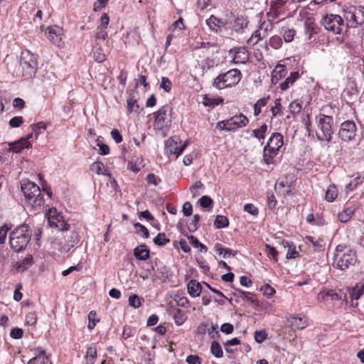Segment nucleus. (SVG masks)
<instances>
[{
	"mask_svg": "<svg viewBox=\"0 0 364 364\" xmlns=\"http://www.w3.org/2000/svg\"><path fill=\"white\" fill-rule=\"evenodd\" d=\"M172 107L166 104L161 107L154 113V128L156 130L164 131L170 127L171 124Z\"/></svg>",
	"mask_w": 364,
	"mask_h": 364,
	"instance_id": "11",
	"label": "nucleus"
},
{
	"mask_svg": "<svg viewBox=\"0 0 364 364\" xmlns=\"http://www.w3.org/2000/svg\"><path fill=\"white\" fill-rule=\"evenodd\" d=\"M88 324L87 328L92 331L95 328L97 323L100 322V319L97 317V314L95 311H90L87 315Z\"/></svg>",
	"mask_w": 364,
	"mask_h": 364,
	"instance_id": "43",
	"label": "nucleus"
},
{
	"mask_svg": "<svg viewBox=\"0 0 364 364\" xmlns=\"http://www.w3.org/2000/svg\"><path fill=\"white\" fill-rule=\"evenodd\" d=\"M305 240L313 245L314 247H315L317 250H320L323 248V240L320 238H315L311 235H306L305 237Z\"/></svg>",
	"mask_w": 364,
	"mask_h": 364,
	"instance_id": "57",
	"label": "nucleus"
},
{
	"mask_svg": "<svg viewBox=\"0 0 364 364\" xmlns=\"http://www.w3.org/2000/svg\"><path fill=\"white\" fill-rule=\"evenodd\" d=\"M187 291L191 296L198 297L202 291V286L197 280L191 279L187 284Z\"/></svg>",
	"mask_w": 364,
	"mask_h": 364,
	"instance_id": "28",
	"label": "nucleus"
},
{
	"mask_svg": "<svg viewBox=\"0 0 364 364\" xmlns=\"http://www.w3.org/2000/svg\"><path fill=\"white\" fill-rule=\"evenodd\" d=\"M170 240L166 238L164 232H159L154 240V242L156 245L164 246L169 243Z\"/></svg>",
	"mask_w": 364,
	"mask_h": 364,
	"instance_id": "58",
	"label": "nucleus"
},
{
	"mask_svg": "<svg viewBox=\"0 0 364 364\" xmlns=\"http://www.w3.org/2000/svg\"><path fill=\"white\" fill-rule=\"evenodd\" d=\"M289 110L293 115L300 113L302 110V102L300 100H295L289 106Z\"/></svg>",
	"mask_w": 364,
	"mask_h": 364,
	"instance_id": "47",
	"label": "nucleus"
},
{
	"mask_svg": "<svg viewBox=\"0 0 364 364\" xmlns=\"http://www.w3.org/2000/svg\"><path fill=\"white\" fill-rule=\"evenodd\" d=\"M102 141L103 138L101 136H99L96 139L97 146L99 147V154L101 155H107L110 152L109 147Z\"/></svg>",
	"mask_w": 364,
	"mask_h": 364,
	"instance_id": "51",
	"label": "nucleus"
},
{
	"mask_svg": "<svg viewBox=\"0 0 364 364\" xmlns=\"http://www.w3.org/2000/svg\"><path fill=\"white\" fill-rule=\"evenodd\" d=\"M127 108L128 113H132V112H138L139 106L134 96L127 98Z\"/></svg>",
	"mask_w": 364,
	"mask_h": 364,
	"instance_id": "54",
	"label": "nucleus"
},
{
	"mask_svg": "<svg viewBox=\"0 0 364 364\" xmlns=\"http://www.w3.org/2000/svg\"><path fill=\"white\" fill-rule=\"evenodd\" d=\"M21 188L26 206L30 208L31 211L35 214L44 210L47 206L46 200L50 199L52 196L50 190L43 188V191L46 192L45 194L37 184L30 181L21 183Z\"/></svg>",
	"mask_w": 364,
	"mask_h": 364,
	"instance_id": "2",
	"label": "nucleus"
},
{
	"mask_svg": "<svg viewBox=\"0 0 364 364\" xmlns=\"http://www.w3.org/2000/svg\"><path fill=\"white\" fill-rule=\"evenodd\" d=\"M283 243H285L287 245L289 249L286 255V257L288 259H295L299 257V252L296 250V246L291 243L290 244L288 242H283Z\"/></svg>",
	"mask_w": 364,
	"mask_h": 364,
	"instance_id": "50",
	"label": "nucleus"
},
{
	"mask_svg": "<svg viewBox=\"0 0 364 364\" xmlns=\"http://www.w3.org/2000/svg\"><path fill=\"white\" fill-rule=\"evenodd\" d=\"M283 45L282 38L278 35L271 36L265 43V48L269 49V47L274 50H278L282 48Z\"/></svg>",
	"mask_w": 364,
	"mask_h": 364,
	"instance_id": "33",
	"label": "nucleus"
},
{
	"mask_svg": "<svg viewBox=\"0 0 364 364\" xmlns=\"http://www.w3.org/2000/svg\"><path fill=\"white\" fill-rule=\"evenodd\" d=\"M267 125L262 124L258 129L252 130V136L259 140L264 139L265 138V134L267 131Z\"/></svg>",
	"mask_w": 364,
	"mask_h": 364,
	"instance_id": "48",
	"label": "nucleus"
},
{
	"mask_svg": "<svg viewBox=\"0 0 364 364\" xmlns=\"http://www.w3.org/2000/svg\"><path fill=\"white\" fill-rule=\"evenodd\" d=\"M46 33L48 39L53 43L60 41L61 29L58 26H50L46 29Z\"/></svg>",
	"mask_w": 364,
	"mask_h": 364,
	"instance_id": "29",
	"label": "nucleus"
},
{
	"mask_svg": "<svg viewBox=\"0 0 364 364\" xmlns=\"http://www.w3.org/2000/svg\"><path fill=\"white\" fill-rule=\"evenodd\" d=\"M136 233L141 235L144 238H148L149 237V230L142 224L136 223L134 225Z\"/></svg>",
	"mask_w": 364,
	"mask_h": 364,
	"instance_id": "55",
	"label": "nucleus"
},
{
	"mask_svg": "<svg viewBox=\"0 0 364 364\" xmlns=\"http://www.w3.org/2000/svg\"><path fill=\"white\" fill-rule=\"evenodd\" d=\"M134 255L139 260H146L150 257V251L146 245H140L134 249Z\"/></svg>",
	"mask_w": 364,
	"mask_h": 364,
	"instance_id": "31",
	"label": "nucleus"
},
{
	"mask_svg": "<svg viewBox=\"0 0 364 364\" xmlns=\"http://www.w3.org/2000/svg\"><path fill=\"white\" fill-rule=\"evenodd\" d=\"M34 354L35 356L28 360V364H52L50 356L43 348H35Z\"/></svg>",
	"mask_w": 364,
	"mask_h": 364,
	"instance_id": "17",
	"label": "nucleus"
},
{
	"mask_svg": "<svg viewBox=\"0 0 364 364\" xmlns=\"http://www.w3.org/2000/svg\"><path fill=\"white\" fill-rule=\"evenodd\" d=\"M237 291L240 294V296L243 299H246L252 304L258 303L256 295L254 293L246 291L240 289H237Z\"/></svg>",
	"mask_w": 364,
	"mask_h": 364,
	"instance_id": "46",
	"label": "nucleus"
},
{
	"mask_svg": "<svg viewBox=\"0 0 364 364\" xmlns=\"http://www.w3.org/2000/svg\"><path fill=\"white\" fill-rule=\"evenodd\" d=\"M92 53L94 60L97 63H102L106 60V55L101 46H94Z\"/></svg>",
	"mask_w": 364,
	"mask_h": 364,
	"instance_id": "42",
	"label": "nucleus"
},
{
	"mask_svg": "<svg viewBox=\"0 0 364 364\" xmlns=\"http://www.w3.org/2000/svg\"><path fill=\"white\" fill-rule=\"evenodd\" d=\"M338 189L334 184H331L327 188L325 193V200L328 202H333L338 196Z\"/></svg>",
	"mask_w": 364,
	"mask_h": 364,
	"instance_id": "40",
	"label": "nucleus"
},
{
	"mask_svg": "<svg viewBox=\"0 0 364 364\" xmlns=\"http://www.w3.org/2000/svg\"><path fill=\"white\" fill-rule=\"evenodd\" d=\"M65 244L62 245L60 252H68L79 242V235L77 232L72 231L68 235L65 236Z\"/></svg>",
	"mask_w": 364,
	"mask_h": 364,
	"instance_id": "20",
	"label": "nucleus"
},
{
	"mask_svg": "<svg viewBox=\"0 0 364 364\" xmlns=\"http://www.w3.org/2000/svg\"><path fill=\"white\" fill-rule=\"evenodd\" d=\"M30 139H32V134H29L26 137H22L19 140L10 143L9 149L15 153H19L24 149H28L31 146Z\"/></svg>",
	"mask_w": 364,
	"mask_h": 364,
	"instance_id": "19",
	"label": "nucleus"
},
{
	"mask_svg": "<svg viewBox=\"0 0 364 364\" xmlns=\"http://www.w3.org/2000/svg\"><path fill=\"white\" fill-rule=\"evenodd\" d=\"M249 23L247 18L242 16H237L233 22V28L236 32H241L244 28H247Z\"/></svg>",
	"mask_w": 364,
	"mask_h": 364,
	"instance_id": "36",
	"label": "nucleus"
},
{
	"mask_svg": "<svg viewBox=\"0 0 364 364\" xmlns=\"http://www.w3.org/2000/svg\"><path fill=\"white\" fill-rule=\"evenodd\" d=\"M188 144V141L181 144V140L178 136H171L165 142V153L168 158L174 157V159H177Z\"/></svg>",
	"mask_w": 364,
	"mask_h": 364,
	"instance_id": "12",
	"label": "nucleus"
},
{
	"mask_svg": "<svg viewBox=\"0 0 364 364\" xmlns=\"http://www.w3.org/2000/svg\"><path fill=\"white\" fill-rule=\"evenodd\" d=\"M271 18H267V20L260 19L257 28L262 31L263 36H267L269 33L272 31L274 24L277 23L275 20L270 21Z\"/></svg>",
	"mask_w": 364,
	"mask_h": 364,
	"instance_id": "27",
	"label": "nucleus"
},
{
	"mask_svg": "<svg viewBox=\"0 0 364 364\" xmlns=\"http://www.w3.org/2000/svg\"><path fill=\"white\" fill-rule=\"evenodd\" d=\"M270 99V97L268 95L267 97H264L262 98L259 99L254 105V115L258 116L262 112V107H265L269 100Z\"/></svg>",
	"mask_w": 364,
	"mask_h": 364,
	"instance_id": "38",
	"label": "nucleus"
},
{
	"mask_svg": "<svg viewBox=\"0 0 364 364\" xmlns=\"http://www.w3.org/2000/svg\"><path fill=\"white\" fill-rule=\"evenodd\" d=\"M144 301V298L136 294H132L129 297V305L134 309L139 308Z\"/></svg>",
	"mask_w": 364,
	"mask_h": 364,
	"instance_id": "44",
	"label": "nucleus"
},
{
	"mask_svg": "<svg viewBox=\"0 0 364 364\" xmlns=\"http://www.w3.org/2000/svg\"><path fill=\"white\" fill-rule=\"evenodd\" d=\"M279 151L264 146L262 151V159L265 164H275L277 163L276 157Z\"/></svg>",
	"mask_w": 364,
	"mask_h": 364,
	"instance_id": "23",
	"label": "nucleus"
},
{
	"mask_svg": "<svg viewBox=\"0 0 364 364\" xmlns=\"http://www.w3.org/2000/svg\"><path fill=\"white\" fill-rule=\"evenodd\" d=\"M214 225L218 229L224 228L229 225V220L226 216L217 215L214 222Z\"/></svg>",
	"mask_w": 364,
	"mask_h": 364,
	"instance_id": "53",
	"label": "nucleus"
},
{
	"mask_svg": "<svg viewBox=\"0 0 364 364\" xmlns=\"http://www.w3.org/2000/svg\"><path fill=\"white\" fill-rule=\"evenodd\" d=\"M298 9L296 4H293L289 0H272L270 2L269 10L267 12V18L270 21L276 20L281 16H289Z\"/></svg>",
	"mask_w": 364,
	"mask_h": 364,
	"instance_id": "7",
	"label": "nucleus"
},
{
	"mask_svg": "<svg viewBox=\"0 0 364 364\" xmlns=\"http://www.w3.org/2000/svg\"><path fill=\"white\" fill-rule=\"evenodd\" d=\"M90 170L97 175H104L107 176H111V173L109 172L105 164L100 161L93 162L90 165Z\"/></svg>",
	"mask_w": 364,
	"mask_h": 364,
	"instance_id": "32",
	"label": "nucleus"
},
{
	"mask_svg": "<svg viewBox=\"0 0 364 364\" xmlns=\"http://www.w3.org/2000/svg\"><path fill=\"white\" fill-rule=\"evenodd\" d=\"M265 37L266 36H263L262 31L257 28L247 39V43L248 46L253 47Z\"/></svg>",
	"mask_w": 364,
	"mask_h": 364,
	"instance_id": "37",
	"label": "nucleus"
},
{
	"mask_svg": "<svg viewBox=\"0 0 364 364\" xmlns=\"http://www.w3.org/2000/svg\"><path fill=\"white\" fill-rule=\"evenodd\" d=\"M287 321L293 329L302 330L308 326V321L305 317L291 315L287 318Z\"/></svg>",
	"mask_w": 364,
	"mask_h": 364,
	"instance_id": "24",
	"label": "nucleus"
},
{
	"mask_svg": "<svg viewBox=\"0 0 364 364\" xmlns=\"http://www.w3.org/2000/svg\"><path fill=\"white\" fill-rule=\"evenodd\" d=\"M357 127L353 121L347 120L341 124L338 136L344 141H350L355 139Z\"/></svg>",
	"mask_w": 364,
	"mask_h": 364,
	"instance_id": "14",
	"label": "nucleus"
},
{
	"mask_svg": "<svg viewBox=\"0 0 364 364\" xmlns=\"http://www.w3.org/2000/svg\"><path fill=\"white\" fill-rule=\"evenodd\" d=\"M230 119L235 132L247 126L249 124V119L242 113L231 117Z\"/></svg>",
	"mask_w": 364,
	"mask_h": 364,
	"instance_id": "25",
	"label": "nucleus"
},
{
	"mask_svg": "<svg viewBox=\"0 0 364 364\" xmlns=\"http://www.w3.org/2000/svg\"><path fill=\"white\" fill-rule=\"evenodd\" d=\"M224 99L222 97H210L205 95L203 97V104L205 107H210L212 108L223 104Z\"/></svg>",
	"mask_w": 364,
	"mask_h": 364,
	"instance_id": "34",
	"label": "nucleus"
},
{
	"mask_svg": "<svg viewBox=\"0 0 364 364\" xmlns=\"http://www.w3.org/2000/svg\"><path fill=\"white\" fill-rule=\"evenodd\" d=\"M48 224L60 230H67L69 224L64 220L63 215L59 213L55 208H49L46 213Z\"/></svg>",
	"mask_w": 364,
	"mask_h": 364,
	"instance_id": "13",
	"label": "nucleus"
},
{
	"mask_svg": "<svg viewBox=\"0 0 364 364\" xmlns=\"http://www.w3.org/2000/svg\"><path fill=\"white\" fill-rule=\"evenodd\" d=\"M357 261L356 252L349 246L340 244L336 247L334 253V266L341 270L355 264Z\"/></svg>",
	"mask_w": 364,
	"mask_h": 364,
	"instance_id": "5",
	"label": "nucleus"
},
{
	"mask_svg": "<svg viewBox=\"0 0 364 364\" xmlns=\"http://www.w3.org/2000/svg\"><path fill=\"white\" fill-rule=\"evenodd\" d=\"M295 179L294 177L289 178L288 176L281 178L277 183L275 188L283 196H291L292 194V188L294 186Z\"/></svg>",
	"mask_w": 364,
	"mask_h": 364,
	"instance_id": "16",
	"label": "nucleus"
},
{
	"mask_svg": "<svg viewBox=\"0 0 364 364\" xmlns=\"http://www.w3.org/2000/svg\"><path fill=\"white\" fill-rule=\"evenodd\" d=\"M301 77V74L299 71L291 72L284 81L281 82L279 85V87L282 91H285L288 90L291 86L294 85V83L299 79Z\"/></svg>",
	"mask_w": 364,
	"mask_h": 364,
	"instance_id": "26",
	"label": "nucleus"
},
{
	"mask_svg": "<svg viewBox=\"0 0 364 364\" xmlns=\"http://www.w3.org/2000/svg\"><path fill=\"white\" fill-rule=\"evenodd\" d=\"M287 74V69L284 65L278 64L273 70L272 73V80L274 84L282 78H284Z\"/></svg>",
	"mask_w": 364,
	"mask_h": 364,
	"instance_id": "30",
	"label": "nucleus"
},
{
	"mask_svg": "<svg viewBox=\"0 0 364 364\" xmlns=\"http://www.w3.org/2000/svg\"><path fill=\"white\" fill-rule=\"evenodd\" d=\"M242 79V73L237 68L231 69L218 75L213 81L212 85L218 90L232 87L237 85Z\"/></svg>",
	"mask_w": 364,
	"mask_h": 364,
	"instance_id": "8",
	"label": "nucleus"
},
{
	"mask_svg": "<svg viewBox=\"0 0 364 364\" xmlns=\"http://www.w3.org/2000/svg\"><path fill=\"white\" fill-rule=\"evenodd\" d=\"M334 120L333 117L321 114L317 122L318 132H316L317 139L319 141H326L331 142L332 135L334 133Z\"/></svg>",
	"mask_w": 364,
	"mask_h": 364,
	"instance_id": "10",
	"label": "nucleus"
},
{
	"mask_svg": "<svg viewBox=\"0 0 364 364\" xmlns=\"http://www.w3.org/2000/svg\"><path fill=\"white\" fill-rule=\"evenodd\" d=\"M206 23L213 31L218 32L220 30L221 26L223 25V22L221 19L215 17L214 15H211L207 20Z\"/></svg>",
	"mask_w": 364,
	"mask_h": 364,
	"instance_id": "35",
	"label": "nucleus"
},
{
	"mask_svg": "<svg viewBox=\"0 0 364 364\" xmlns=\"http://www.w3.org/2000/svg\"><path fill=\"white\" fill-rule=\"evenodd\" d=\"M32 232L26 224L21 225L14 228L10 233L9 243L15 252L23 250L28 245Z\"/></svg>",
	"mask_w": 364,
	"mask_h": 364,
	"instance_id": "4",
	"label": "nucleus"
},
{
	"mask_svg": "<svg viewBox=\"0 0 364 364\" xmlns=\"http://www.w3.org/2000/svg\"><path fill=\"white\" fill-rule=\"evenodd\" d=\"M210 353L216 358H222L223 351L220 344L218 341H213L210 346Z\"/></svg>",
	"mask_w": 364,
	"mask_h": 364,
	"instance_id": "52",
	"label": "nucleus"
},
{
	"mask_svg": "<svg viewBox=\"0 0 364 364\" xmlns=\"http://www.w3.org/2000/svg\"><path fill=\"white\" fill-rule=\"evenodd\" d=\"M364 178H361L360 176H357L350 181L346 186V190L347 192H351L354 191L359 184H360Z\"/></svg>",
	"mask_w": 364,
	"mask_h": 364,
	"instance_id": "56",
	"label": "nucleus"
},
{
	"mask_svg": "<svg viewBox=\"0 0 364 364\" xmlns=\"http://www.w3.org/2000/svg\"><path fill=\"white\" fill-rule=\"evenodd\" d=\"M284 145L283 135L279 132H274L268 139L267 144L265 146L280 151V149Z\"/></svg>",
	"mask_w": 364,
	"mask_h": 364,
	"instance_id": "21",
	"label": "nucleus"
},
{
	"mask_svg": "<svg viewBox=\"0 0 364 364\" xmlns=\"http://www.w3.org/2000/svg\"><path fill=\"white\" fill-rule=\"evenodd\" d=\"M136 334V328L130 326L125 325L123 328L122 337L123 339L127 340L129 338L133 337Z\"/></svg>",
	"mask_w": 364,
	"mask_h": 364,
	"instance_id": "64",
	"label": "nucleus"
},
{
	"mask_svg": "<svg viewBox=\"0 0 364 364\" xmlns=\"http://www.w3.org/2000/svg\"><path fill=\"white\" fill-rule=\"evenodd\" d=\"M321 23L328 31L332 32L335 35H339L336 39L341 43H345L347 48H351L352 45L346 41L343 32L346 31L347 27L344 23L343 18L337 14H327L323 16Z\"/></svg>",
	"mask_w": 364,
	"mask_h": 364,
	"instance_id": "3",
	"label": "nucleus"
},
{
	"mask_svg": "<svg viewBox=\"0 0 364 364\" xmlns=\"http://www.w3.org/2000/svg\"><path fill=\"white\" fill-rule=\"evenodd\" d=\"M318 299L326 304L331 305L333 308H341L343 304L348 303V296L345 289H339L337 291L334 289H323L320 291Z\"/></svg>",
	"mask_w": 364,
	"mask_h": 364,
	"instance_id": "6",
	"label": "nucleus"
},
{
	"mask_svg": "<svg viewBox=\"0 0 364 364\" xmlns=\"http://www.w3.org/2000/svg\"><path fill=\"white\" fill-rule=\"evenodd\" d=\"M31 127L32 129V132L31 134H32V136L34 134L35 139H36L38 135L47 129V123L45 122H39L31 125Z\"/></svg>",
	"mask_w": 364,
	"mask_h": 364,
	"instance_id": "41",
	"label": "nucleus"
},
{
	"mask_svg": "<svg viewBox=\"0 0 364 364\" xmlns=\"http://www.w3.org/2000/svg\"><path fill=\"white\" fill-rule=\"evenodd\" d=\"M97 358V346L96 343H92L86 346L85 364H95Z\"/></svg>",
	"mask_w": 364,
	"mask_h": 364,
	"instance_id": "22",
	"label": "nucleus"
},
{
	"mask_svg": "<svg viewBox=\"0 0 364 364\" xmlns=\"http://www.w3.org/2000/svg\"><path fill=\"white\" fill-rule=\"evenodd\" d=\"M204 188V185L200 181L195 182L190 187V192L191 193L193 197H197L200 195V190Z\"/></svg>",
	"mask_w": 364,
	"mask_h": 364,
	"instance_id": "59",
	"label": "nucleus"
},
{
	"mask_svg": "<svg viewBox=\"0 0 364 364\" xmlns=\"http://www.w3.org/2000/svg\"><path fill=\"white\" fill-rule=\"evenodd\" d=\"M154 276L162 283H171L173 281V274L170 267L163 265L155 270Z\"/></svg>",
	"mask_w": 364,
	"mask_h": 364,
	"instance_id": "18",
	"label": "nucleus"
},
{
	"mask_svg": "<svg viewBox=\"0 0 364 364\" xmlns=\"http://www.w3.org/2000/svg\"><path fill=\"white\" fill-rule=\"evenodd\" d=\"M173 319L177 326L182 325L186 320V316L183 311L177 309L173 312Z\"/></svg>",
	"mask_w": 364,
	"mask_h": 364,
	"instance_id": "45",
	"label": "nucleus"
},
{
	"mask_svg": "<svg viewBox=\"0 0 364 364\" xmlns=\"http://www.w3.org/2000/svg\"><path fill=\"white\" fill-rule=\"evenodd\" d=\"M4 61L8 72L15 77L31 79L38 70V55L28 49L21 50L19 60L7 55Z\"/></svg>",
	"mask_w": 364,
	"mask_h": 364,
	"instance_id": "1",
	"label": "nucleus"
},
{
	"mask_svg": "<svg viewBox=\"0 0 364 364\" xmlns=\"http://www.w3.org/2000/svg\"><path fill=\"white\" fill-rule=\"evenodd\" d=\"M267 203L268 208L272 210L274 209L277 204V200L272 191H267Z\"/></svg>",
	"mask_w": 364,
	"mask_h": 364,
	"instance_id": "63",
	"label": "nucleus"
},
{
	"mask_svg": "<svg viewBox=\"0 0 364 364\" xmlns=\"http://www.w3.org/2000/svg\"><path fill=\"white\" fill-rule=\"evenodd\" d=\"M274 105L271 107L270 111L272 114V117H276L277 116H282L283 114L282 112V105L281 104V100L279 98L276 99L274 102Z\"/></svg>",
	"mask_w": 364,
	"mask_h": 364,
	"instance_id": "49",
	"label": "nucleus"
},
{
	"mask_svg": "<svg viewBox=\"0 0 364 364\" xmlns=\"http://www.w3.org/2000/svg\"><path fill=\"white\" fill-rule=\"evenodd\" d=\"M229 55L232 57L234 64H245L250 59V52L245 47H236L230 50Z\"/></svg>",
	"mask_w": 364,
	"mask_h": 364,
	"instance_id": "15",
	"label": "nucleus"
},
{
	"mask_svg": "<svg viewBox=\"0 0 364 364\" xmlns=\"http://www.w3.org/2000/svg\"><path fill=\"white\" fill-rule=\"evenodd\" d=\"M342 11L347 28H357L364 23V6H345Z\"/></svg>",
	"mask_w": 364,
	"mask_h": 364,
	"instance_id": "9",
	"label": "nucleus"
},
{
	"mask_svg": "<svg viewBox=\"0 0 364 364\" xmlns=\"http://www.w3.org/2000/svg\"><path fill=\"white\" fill-rule=\"evenodd\" d=\"M354 211L355 210L353 208L348 207L344 209L343 211L338 213V218L339 221L341 223H347L353 215Z\"/></svg>",
	"mask_w": 364,
	"mask_h": 364,
	"instance_id": "39",
	"label": "nucleus"
},
{
	"mask_svg": "<svg viewBox=\"0 0 364 364\" xmlns=\"http://www.w3.org/2000/svg\"><path fill=\"white\" fill-rule=\"evenodd\" d=\"M296 35V31L294 28H286L282 33L283 39L286 43L291 42Z\"/></svg>",
	"mask_w": 364,
	"mask_h": 364,
	"instance_id": "61",
	"label": "nucleus"
},
{
	"mask_svg": "<svg viewBox=\"0 0 364 364\" xmlns=\"http://www.w3.org/2000/svg\"><path fill=\"white\" fill-rule=\"evenodd\" d=\"M200 215L195 214L193 217L192 220L188 224V229L191 232H196L199 228Z\"/></svg>",
	"mask_w": 364,
	"mask_h": 364,
	"instance_id": "62",
	"label": "nucleus"
},
{
	"mask_svg": "<svg viewBox=\"0 0 364 364\" xmlns=\"http://www.w3.org/2000/svg\"><path fill=\"white\" fill-rule=\"evenodd\" d=\"M265 252L269 258L272 259L276 262L278 261V252L274 247L268 244L265 245Z\"/></svg>",
	"mask_w": 364,
	"mask_h": 364,
	"instance_id": "60",
	"label": "nucleus"
}]
</instances>
